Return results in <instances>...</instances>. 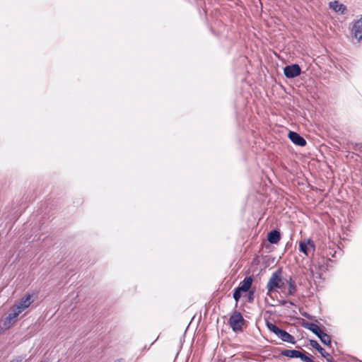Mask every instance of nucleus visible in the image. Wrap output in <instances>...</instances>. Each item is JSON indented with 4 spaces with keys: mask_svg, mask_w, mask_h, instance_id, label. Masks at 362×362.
Segmentation results:
<instances>
[{
    "mask_svg": "<svg viewBox=\"0 0 362 362\" xmlns=\"http://www.w3.org/2000/svg\"><path fill=\"white\" fill-rule=\"evenodd\" d=\"M310 249H314V244L310 240L300 242L299 250L305 255H308V251Z\"/></svg>",
    "mask_w": 362,
    "mask_h": 362,
    "instance_id": "9d476101",
    "label": "nucleus"
},
{
    "mask_svg": "<svg viewBox=\"0 0 362 362\" xmlns=\"http://www.w3.org/2000/svg\"><path fill=\"white\" fill-rule=\"evenodd\" d=\"M298 354H300V351L297 350L284 349L281 351V355L288 358H298Z\"/></svg>",
    "mask_w": 362,
    "mask_h": 362,
    "instance_id": "2eb2a0df",
    "label": "nucleus"
},
{
    "mask_svg": "<svg viewBox=\"0 0 362 362\" xmlns=\"http://www.w3.org/2000/svg\"><path fill=\"white\" fill-rule=\"evenodd\" d=\"M15 306L12 308L11 313L5 318L4 321V326L6 328L10 327L15 322L16 318L21 313V310Z\"/></svg>",
    "mask_w": 362,
    "mask_h": 362,
    "instance_id": "39448f33",
    "label": "nucleus"
},
{
    "mask_svg": "<svg viewBox=\"0 0 362 362\" xmlns=\"http://www.w3.org/2000/svg\"><path fill=\"white\" fill-rule=\"evenodd\" d=\"M352 32L358 41H361L362 40V16L354 23L352 28Z\"/></svg>",
    "mask_w": 362,
    "mask_h": 362,
    "instance_id": "6e6552de",
    "label": "nucleus"
},
{
    "mask_svg": "<svg viewBox=\"0 0 362 362\" xmlns=\"http://www.w3.org/2000/svg\"><path fill=\"white\" fill-rule=\"evenodd\" d=\"M243 292L240 290H238V288H236L235 290H234V292H233V298L235 299V300L236 301V303L238 302V300H240V297H241V293Z\"/></svg>",
    "mask_w": 362,
    "mask_h": 362,
    "instance_id": "6ab92c4d",
    "label": "nucleus"
},
{
    "mask_svg": "<svg viewBox=\"0 0 362 362\" xmlns=\"http://www.w3.org/2000/svg\"><path fill=\"white\" fill-rule=\"evenodd\" d=\"M298 358H300L304 362H313V359L311 357L306 356L305 354L300 351V354H298Z\"/></svg>",
    "mask_w": 362,
    "mask_h": 362,
    "instance_id": "a211bd4d",
    "label": "nucleus"
},
{
    "mask_svg": "<svg viewBox=\"0 0 362 362\" xmlns=\"http://www.w3.org/2000/svg\"><path fill=\"white\" fill-rule=\"evenodd\" d=\"M329 8L341 14H344L346 11V7L344 4H340L338 1L330 2Z\"/></svg>",
    "mask_w": 362,
    "mask_h": 362,
    "instance_id": "9b49d317",
    "label": "nucleus"
},
{
    "mask_svg": "<svg viewBox=\"0 0 362 362\" xmlns=\"http://www.w3.org/2000/svg\"><path fill=\"white\" fill-rule=\"evenodd\" d=\"M267 326L271 332H272L274 334H275L282 341L288 342L291 344L296 343L295 339L291 334H290L285 330L280 329L276 325L271 323V322H267Z\"/></svg>",
    "mask_w": 362,
    "mask_h": 362,
    "instance_id": "f03ea898",
    "label": "nucleus"
},
{
    "mask_svg": "<svg viewBox=\"0 0 362 362\" xmlns=\"http://www.w3.org/2000/svg\"><path fill=\"white\" fill-rule=\"evenodd\" d=\"M287 283L288 284V295H293L296 291V284L295 281L292 279V277H290L287 280Z\"/></svg>",
    "mask_w": 362,
    "mask_h": 362,
    "instance_id": "dca6fc26",
    "label": "nucleus"
},
{
    "mask_svg": "<svg viewBox=\"0 0 362 362\" xmlns=\"http://www.w3.org/2000/svg\"><path fill=\"white\" fill-rule=\"evenodd\" d=\"M115 362H122V359H117Z\"/></svg>",
    "mask_w": 362,
    "mask_h": 362,
    "instance_id": "4be33fe9",
    "label": "nucleus"
},
{
    "mask_svg": "<svg viewBox=\"0 0 362 362\" xmlns=\"http://www.w3.org/2000/svg\"><path fill=\"white\" fill-rule=\"evenodd\" d=\"M245 320L240 312L235 311L230 317L229 324L232 329L235 332H241Z\"/></svg>",
    "mask_w": 362,
    "mask_h": 362,
    "instance_id": "7ed1b4c3",
    "label": "nucleus"
},
{
    "mask_svg": "<svg viewBox=\"0 0 362 362\" xmlns=\"http://www.w3.org/2000/svg\"><path fill=\"white\" fill-rule=\"evenodd\" d=\"M317 337L320 339L322 343H323L325 345H327V346L331 345V338L327 334L322 332V333L320 335H319Z\"/></svg>",
    "mask_w": 362,
    "mask_h": 362,
    "instance_id": "f3484780",
    "label": "nucleus"
},
{
    "mask_svg": "<svg viewBox=\"0 0 362 362\" xmlns=\"http://www.w3.org/2000/svg\"><path fill=\"white\" fill-rule=\"evenodd\" d=\"M284 285V283L281 278V270L278 269L272 274L267 284L268 293L272 292L276 288H282Z\"/></svg>",
    "mask_w": 362,
    "mask_h": 362,
    "instance_id": "f257e3e1",
    "label": "nucleus"
},
{
    "mask_svg": "<svg viewBox=\"0 0 362 362\" xmlns=\"http://www.w3.org/2000/svg\"><path fill=\"white\" fill-rule=\"evenodd\" d=\"M310 344L312 347L318 351V352L321 354L322 357H324L327 362H334L332 356L326 352V351L321 347L319 343L313 339L310 340Z\"/></svg>",
    "mask_w": 362,
    "mask_h": 362,
    "instance_id": "423d86ee",
    "label": "nucleus"
},
{
    "mask_svg": "<svg viewBox=\"0 0 362 362\" xmlns=\"http://www.w3.org/2000/svg\"><path fill=\"white\" fill-rule=\"evenodd\" d=\"M304 327L310 330L312 332H313L317 337L322 333V331L318 327V325H317L316 324H314V323L307 322L304 325Z\"/></svg>",
    "mask_w": 362,
    "mask_h": 362,
    "instance_id": "4468645a",
    "label": "nucleus"
},
{
    "mask_svg": "<svg viewBox=\"0 0 362 362\" xmlns=\"http://www.w3.org/2000/svg\"><path fill=\"white\" fill-rule=\"evenodd\" d=\"M252 283V278L251 276L246 277L243 281L240 282V285L237 288L242 292H246L250 289Z\"/></svg>",
    "mask_w": 362,
    "mask_h": 362,
    "instance_id": "f8f14e48",
    "label": "nucleus"
},
{
    "mask_svg": "<svg viewBox=\"0 0 362 362\" xmlns=\"http://www.w3.org/2000/svg\"><path fill=\"white\" fill-rule=\"evenodd\" d=\"M281 238L280 233L274 230L268 233L267 240L272 244H276Z\"/></svg>",
    "mask_w": 362,
    "mask_h": 362,
    "instance_id": "ddd939ff",
    "label": "nucleus"
},
{
    "mask_svg": "<svg viewBox=\"0 0 362 362\" xmlns=\"http://www.w3.org/2000/svg\"><path fill=\"white\" fill-rule=\"evenodd\" d=\"M33 301L32 296L30 294H26L21 299L19 303L15 307L19 308L18 310H21V312H23L25 309L30 305Z\"/></svg>",
    "mask_w": 362,
    "mask_h": 362,
    "instance_id": "1a4fd4ad",
    "label": "nucleus"
},
{
    "mask_svg": "<svg viewBox=\"0 0 362 362\" xmlns=\"http://www.w3.org/2000/svg\"><path fill=\"white\" fill-rule=\"evenodd\" d=\"M284 73L286 77L293 78L299 76L301 73L300 68L298 64L286 66L284 69Z\"/></svg>",
    "mask_w": 362,
    "mask_h": 362,
    "instance_id": "20e7f679",
    "label": "nucleus"
},
{
    "mask_svg": "<svg viewBox=\"0 0 362 362\" xmlns=\"http://www.w3.org/2000/svg\"><path fill=\"white\" fill-rule=\"evenodd\" d=\"M288 138L296 145L299 146H305L306 145L305 139L295 132H290L288 133Z\"/></svg>",
    "mask_w": 362,
    "mask_h": 362,
    "instance_id": "0eeeda50",
    "label": "nucleus"
},
{
    "mask_svg": "<svg viewBox=\"0 0 362 362\" xmlns=\"http://www.w3.org/2000/svg\"><path fill=\"white\" fill-rule=\"evenodd\" d=\"M10 362H23V358H18V359H16V360H13Z\"/></svg>",
    "mask_w": 362,
    "mask_h": 362,
    "instance_id": "412c9836",
    "label": "nucleus"
},
{
    "mask_svg": "<svg viewBox=\"0 0 362 362\" xmlns=\"http://www.w3.org/2000/svg\"><path fill=\"white\" fill-rule=\"evenodd\" d=\"M253 299H254V291H250L249 292L248 300H249V301L251 302L253 300Z\"/></svg>",
    "mask_w": 362,
    "mask_h": 362,
    "instance_id": "aec40b11",
    "label": "nucleus"
}]
</instances>
